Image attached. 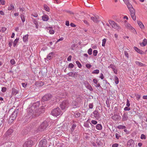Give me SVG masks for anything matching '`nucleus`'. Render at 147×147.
Wrapping results in <instances>:
<instances>
[{
	"label": "nucleus",
	"mask_w": 147,
	"mask_h": 147,
	"mask_svg": "<svg viewBox=\"0 0 147 147\" xmlns=\"http://www.w3.org/2000/svg\"><path fill=\"white\" fill-rule=\"evenodd\" d=\"M89 109H92L93 108V105L92 103H90L89 104Z\"/></svg>",
	"instance_id": "obj_48"
},
{
	"label": "nucleus",
	"mask_w": 147,
	"mask_h": 147,
	"mask_svg": "<svg viewBox=\"0 0 147 147\" xmlns=\"http://www.w3.org/2000/svg\"><path fill=\"white\" fill-rule=\"evenodd\" d=\"M129 117L128 116L127 114L124 113L122 116V120L123 121H126L128 120Z\"/></svg>",
	"instance_id": "obj_14"
},
{
	"label": "nucleus",
	"mask_w": 147,
	"mask_h": 147,
	"mask_svg": "<svg viewBox=\"0 0 147 147\" xmlns=\"http://www.w3.org/2000/svg\"><path fill=\"white\" fill-rule=\"evenodd\" d=\"M125 26L127 28L130 29L131 28L130 25L128 23H126L125 24Z\"/></svg>",
	"instance_id": "obj_51"
},
{
	"label": "nucleus",
	"mask_w": 147,
	"mask_h": 147,
	"mask_svg": "<svg viewBox=\"0 0 147 147\" xmlns=\"http://www.w3.org/2000/svg\"><path fill=\"white\" fill-rule=\"evenodd\" d=\"M92 50L91 48H90L88 49V53L89 55H91L92 54Z\"/></svg>",
	"instance_id": "obj_50"
},
{
	"label": "nucleus",
	"mask_w": 147,
	"mask_h": 147,
	"mask_svg": "<svg viewBox=\"0 0 147 147\" xmlns=\"http://www.w3.org/2000/svg\"><path fill=\"white\" fill-rule=\"evenodd\" d=\"M38 84V86H40L43 85L44 84V83L42 81H40L38 82V84Z\"/></svg>",
	"instance_id": "obj_41"
},
{
	"label": "nucleus",
	"mask_w": 147,
	"mask_h": 147,
	"mask_svg": "<svg viewBox=\"0 0 147 147\" xmlns=\"http://www.w3.org/2000/svg\"><path fill=\"white\" fill-rule=\"evenodd\" d=\"M76 126V125L75 123L73 124L72 126L71 127V129H73V130H74Z\"/></svg>",
	"instance_id": "obj_55"
},
{
	"label": "nucleus",
	"mask_w": 147,
	"mask_h": 147,
	"mask_svg": "<svg viewBox=\"0 0 147 147\" xmlns=\"http://www.w3.org/2000/svg\"><path fill=\"white\" fill-rule=\"evenodd\" d=\"M147 44V40L144 38L142 42L140 43V46L143 47L145 46Z\"/></svg>",
	"instance_id": "obj_17"
},
{
	"label": "nucleus",
	"mask_w": 147,
	"mask_h": 147,
	"mask_svg": "<svg viewBox=\"0 0 147 147\" xmlns=\"http://www.w3.org/2000/svg\"><path fill=\"white\" fill-rule=\"evenodd\" d=\"M106 41V39L104 38L102 40V46L103 47H104L105 46V44Z\"/></svg>",
	"instance_id": "obj_43"
},
{
	"label": "nucleus",
	"mask_w": 147,
	"mask_h": 147,
	"mask_svg": "<svg viewBox=\"0 0 147 147\" xmlns=\"http://www.w3.org/2000/svg\"><path fill=\"white\" fill-rule=\"evenodd\" d=\"M115 135L116 138L117 139H119V138L121 137V136L119 134L117 133L115 134Z\"/></svg>",
	"instance_id": "obj_53"
},
{
	"label": "nucleus",
	"mask_w": 147,
	"mask_h": 147,
	"mask_svg": "<svg viewBox=\"0 0 147 147\" xmlns=\"http://www.w3.org/2000/svg\"><path fill=\"white\" fill-rule=\"evenodd\" d=\"M99 71L98 69H97L94 70L92 72V74H97L99 73Z\"/></svg>",
	"instance_id": "obj_39"
},
{
	"label": "nucleus",
	"mask_w": 147,
	"mask_h": 147,
	"mask_svg": "<svg viewBox=\"0 0 147 147\" xmlns=\"http://www.w3.org/2000/svg\"><path fill=\"white\" fill-rule=\"evenodd\" d=\"M19 92L15 88H12V94L13 95H16Z\"/></svg>",
	"instance_id": "obj_16"
},
{
	"label": "nucleus",
	"mask_w": 147,
	"mask_h": 147,
	"mask_svg": "<svg viewBox=\"0 0 147 147\" xmlns=\"http://www.w3.org/2000/svg\"><path fill=\"white\" fill-rule=\"evenodd\" d=\"M109 22L110 24L113 28L116 29L118 30L121 29V27L113 21L109 20Z\"/></svg>",
	"instance_id": "obj_5"
},
{
	"label": "nucleus",
	"mask_w": 147,
	"mask_h": 147,
	"mask_svg": "<svg viewBox=\"0 0 147 147\" xmlns=\"http://www.w3.org/2000/svg\"><path fill=\"white\" fill-rule=\"evenodd\" d=\"M14 7L13 4H10V5L9 6L8 10H11L14 9Z\"/></svg>",
	"instance_id": "obj_29"
},
{
	"label": "nucleus",
	"mask_w": 147,
	"mask_h": 147,
	"mask_svg": "<svg viewBox=\"0 0 147 147\" xmlns=\"http://www.w3.org/2000/svg\"><path fill=\"white\" fill-rule=\"evenodd\" d=\"M138 24L139 25L141 29H144V28L145 27L144 25L140 21H138Z\"/></svg>",
	"instance_id": "obj_20"
},
{
	"label": "nucleus",
	"mask_w": 147,
	"mask_h": 147,
	"mask_svg": "<svg viewBox=\"0 0 147 147\" xmlns=\"http://www.w3.org/2000/svg\"><path fill=\"white\" fill-rule=\"evenodd\" d=\"M135 63L136 65H137L140 67L145 66V64L142 63H141L140 62H139L138 61H136L135 62Z\"/></svg>",
	"instance_id": "obj_22"
},
{
	"label": "nucleus",
	"mask_w": 147,
	"mask_h": 147,
	"mask_svg": "<svg viewBox=\"0 0 147 147\" xmlns=\"http://www.w3.org/2000/svg\"><path fill=\"white\" fill-rule=\"evenodd\" d=\"M74 65L72 63H70L68 65V67L69 68H72L74 67Z\"/></svg>",
	"instance_id": "obj_45"
},
{
	"label": "nucleus",
	"mask_w": 147,
	"mask_h": 147,
	"mask_svg": "<svg viewBox=\"0 0 147 147\" xmlns=\"http://www.w3.org/2000/svg\"><path fill=\"white\" fill-rule=\"evenodd\" d=\"M130 110V108L128 107H125L124 108V110L125 111H128Z\"/></svg>",
	"instance_id": "obj_61"
},
{
	"label": "nucleus",
	"mask_w": 147,
	"mask_h": 147,
	"mask_svg": "<svg viewBox=\"0 0 147 147\" xmlns=\"http://www.w3.org/2000/svg\"><path fill=\"white\" fill-rule=\"evenodd\" d=\"M84 126L85 127L87 128H88L90 127V126H89V124L87 122H85L84 123Z\"/></svg>",
	"instance_id": "obj_40"
},
{
	"label": "nucleus",
	"mask_w": 147,
	"mask_h": 147,
	"mask_svg": "<svg viewBox=\"0 0 147 147\" xmlns=\"http://www.w3.org/2000/svg\"><path fill=\"white\" fill-rule=\"evenodd\" d=\"M130 104L129 103V100H128V99H127V102H126V105L127 107H129L130 106Z\"/></svg>",
	"instance_id": "obj_59"
},
{
	"label": "nucleus",
	"mask_w": 147,
	"mask_h": 147,
	"mask_svg": "<svg viewBox=\"0 0 147 147\" xmlns=\"http://www.w3.org/2000/svg\"><path fill=\"white\" fill-rule=\"evenodd\" d=\"M13 132V130L12 129H9L6 132V134L7 135H11Z\"/></svg>",
	"instance_id": "obj_23"
},
{
	"label": "nucleus",
	"mask_w": 147,
	"mask_h": 147,
	"mask_svg": "<svg viewBox=\"0 0 147 147\" xmlns=\"http://www.w3.org/2000/svg\"><path fill=\"white\" fill-rule=\"evenodd\" d=\"M102 128V126L100 124H98L96 126V128L98 130H101Z\"/></svg>",
	"instance_id": "obj_28"
},
{
	"label": "nucleus",
	"mask_w": 147,
	"mask_h": 147,
	"mask_svg": "<svg viewBox=\"0 0 147 147\" xmlns=\"http://www.w3.org/2000/svg\"><path fill=\"white\" fill-rule=\"evenodd\" d=\"M136 99L138 100H139L140 99V95L139 94H137L136 95Z\"/></svg>",
	"instance_id": "obj_60"
},
{
	"label": "nucleus",
	"mask_w": 147,
	"mask_h": 147,
	"mask_svg": "<svg viewBox=\"0 0 147 147\" xmlns=\"http://www.w3.org/2000/svg\"><path fill=\"white\" fill-rule=\"evenodd\" d=\"M76 63L79 68H81L82 67V65L78 61H76Z\"/></svg>",
	"instance_id": "obj_38"
},
{
	"label": "nucleus",
	"mask_w": 147,
	"mask_h": 147,
	"mask_svg": "<svg viewBox=\"0 0 147 147\" xmlns=\"http://www.w3.org/2000/svg\"><path fill=\"white\" fill-rule=\"evenodd\" d=\"M81 114L78 112H76L74 113V115L75 117L78 118L80 116Z\"/></svg>",
	"instance_id": "obj_30"
},
{
	"label": "nucleus",
	"mask_w": 147,
	"mask_h": 147,
	"mask_svg": "<svg viewBox=\"0 0 147 147\" xmlns=\"http://www.w3.org/2000/svg\"><path fill=\"white\" fill-rule=\"evenodd\" d=\"M52 95L50 94H48L45 95L42 98V100L44 101H46L49 100L52 97Z\"/></svg>",
	"instance_id": "obj_7"
},
{
	"label": "nucleus",
	"mask_w": 147,
	"mask_h": 147,
	"mask_svg": "<svg viewBox=\"0 0 147 147\" xmlns=\"http://www.w3.org/2000/svg\"><path fill=\"white\" fill-rule=\"evenodd\" d=\"M28 34H26L24 36L23 38L24 42H26L28 41Z\"/></svg>",
	"instance_id": "obj_21"
},
{
	"label": "nucleus",
	"mask_w": 147,
	"mask_h": 147,
	"mask_svg": "<svg viewBox=\"0 0 147 147\" xmlns=\"http://www.w3.org/2000/svg\"><path fill=\"white\" fill-rule=\"evenodd\" d=\"M18 113V110H15L11 115L9 120H13L17 116Z\"/></svg>",
	"instance_id": "obj_6"
},
{
	"label": "nucleus",
	"mask_w": 147,
	"mask_h": 147,
	"mask_svg": "<svg viewBox=\"0 0 147 147\" xmlns=\"http://www.w3.org/2000/svg\"><path fill=\"white\" fill-rule=\"evenodd\" d=\"M108 67L109 68H111L113 69L114 68H115L116 67L113 64H111L109 66H108Z\"/></svg>",
	"instance_id": "obj_44"
},
{
	"label": "nucleus",
	"mask_w": 147,
	"mask_h": 147,
	"mask_svg": "<svg viewBox=\"0 0 147 147\" xmlns=\"http://www.w3.org/2000/svg\"><path fill=\"white\" fill-rule=\"evenodd\" d=\"M54 53L53 52H51L49 53L47 56V58L49 60L51 59L53 57Z\"/></svg>",
	"instance_id": "obj_19"
},
{
	"label": "nucleus",
	"mask_w": 147,
	"mask_h": 147,
	"mask_svg": "<svg viewBox=\"0 0 147 147\" xmlns=\"http://www.w3.org/2000/svg\"><path fill=\"white\" fill-rule=\"evenodd\" d=\"M85 87L90 91L93 90V89L91 86L89 84L88 82H86L84 84Z\"/></svg>",
	"instance_id": "obj_11"
},
{
	"label": "nucleus",
	"mask_w": 147,
	"mask_h": 147,
	"mask_svg": "<svg viewBox=\"0 0 147 147\" xmlns=\"http://www.w3.org/2000/svg\"><path fill=\"white\" fill-rule=\"evenodd\" d=\"M10 62L12 65L14 64L15 63V60L13 59H12L10 60Z\"/></svg>",
	"instance_id": "obj_57"
},
{
	"label": "nucleus",
	"mask_w": 147,
	"mask_h": 147,
	"mask_svg": "<svg viewBox=\"0 0 147 147\" xmlns=\"http://www.w3.org/2000/svg\"><path fill=\"white\" fill-rule=\"evenodd\" d=\"M31 15L33 16H34V17H37L38 16V14L36 13H32L31 14Z\"/></svg>",
	"instance_id": "obj_52"
},
{
	"label": "nucleus",
	"mask_w": 147,
	"mask_h": 147,
	"mask_svg": "<svg viewBox=\"0 0 147 147\" xmlns=\"http://www.w3.org/2000/svg\"><path fill=\"white\" fill-rule=\"evenodd\" d=\"M114 81L116 84H117L119 83V80L118 77L116 76H114Z\"/></svg>",
	"instance_id": "obj_31"
},
{
	"label": "nucleus",
	"mask_w": 147,
	"mask_h": 147,
	"mask_svg": "<svg viewBox=\"0 0 147 147\" xmlns=\"http://www.w3.org/2000/svg\"><path fill=\"white\" fill-rule=\"evenodd\" d=\"M7 30V28L5 27H3L1 28V30L3 32H4Z\"/></svg>",
	"instance_id": "obj_63"
},
{
	"label": "nucleus",
	"mask_w": 147,
	"mask_h": 147,
	"mask_svg": "<svg viewBox=\"0 0 147 147\" xmlns=\"http://www.w3.org/2000/svg\"><path fill=\"white\" fill-rule=\"evenodd\" d=\"M32 142L31 141H28L26 142L24 145L23 147H31L32 146Z\"/></svg>",
	"instance_id": "obj_10"
},
{
	"label": "nucleus",
	"mask_w": 147,
	"mask_h": 147,
	"mask_svg": "<svg viewBox=\"0 0 147 147\" xmlns=\"http://www.w3.org/2000/svg\"><path fill=\"white\" fill-rule=\"evenodd\" d=\"M131 16L133 20H134L135 21L136 19L135 14L131 15Z\"/></svg>",
	"instance_id": "obj_47"
},
{
	"label": "nucleus",
	"mask_w": 147,
	"mask_h": 147,
	"mask_svg": "<svg viewBox=\"0 0 147 147\" xmlns=\"http://www.w3.org/2000/svg\"><path fill=\"white\" fill-rule=\"evenodd\" d=\"M140 138L142 139H146V136L144 134H142Z\"/></svg>",
	"instance_id": "obj_46"
},
{
	"label": "nucleus",
	"mask_w": 147,
	"mask_h": 147,
	"mask_svg": "<svg viewBox=\"0 0 147 147\" xmlns=\"http://www.w3.org/2000/svg\"><path fill=\"white\" fill-rule=\"evenodd\" d=\"M72 105L74 108H76L78 107V102L76 101H73L72 102Z\"/></svg>",
	"instance_id": "obj_25"
},
{
	"label": "nucleus",
	"mask_w": 147,
	"mask_h": 147,
	"mask_svg": "<svg viewBox=\"0 0 147 147\" xmlns=\"http://www.w3.org/2000/svg\"><path fill=\"white\" fill-rule=\"evenodd\" d=\"M94 117L98 119L100 117V115L98 110H95L93 112Z\"/></svg>",
	"instance_id": "obj_12"
},
{
	"label": "nucleus",
	"mask_w": 147,
	"mask_h": 147,
	"mask_svg": "<svg viewBox=\"0 0 147 147\" xmlns=\"http://www.w3.org/2000/svg\"><path fill=\"white\" fill-rule=\"evenodd\" d=\"M47 144L46 140L44 139L40 142L38 144L39 147H46Z\"/></svg>",
	"instance_id": "obj_8"
},
{
	"label": "nucleus",
	"mask_w": 147,
	"mask_h": 147,
	"mask_svg": "<svg viewBox=\"0 0 147 147\" xmlns=\"http://www.w3.org/2000/svg\"><path fill=\"white\" fill-rule=\"evenodd\" d=\"M118 144L117 143H115L112 145V147H118Z\"/></svg>",
	"instance_id": "obj_64"
},
{
	"label": "nucleus",
	"mask_w": 147,
	"mask_h": 147,
	"mask_svg": "<svg viewBox=\"0 0 147 147\" xmlns=\"http://www.w3.org/2000/svg\"><path fill=\"white\" fill-rule=\"evenodd\" d=\"M32 21H33V22L35 25L37 24H38V23L36 20L32 18Z\"/></svg>",
	"instance_id": "obj_49"
},
{
	"label": "nucleus",
	"mask_w": 147,
	"mask_h": 147,
	"mask_svg": "<svg viewBox=\"0 0 147 147\" xmlns=\"http://www.w3.org/2000/svg\"><path fill=\"white\" fill-rule=\"evenodd\" d=\"M125 3L127 5V8L129 10L131 9V8H133L132 5L128 1L126 2H125Z\"/></svg>",
	"instance_id": "obj_18"
},
{
	"label": "nucleus",
	"mask_w": 147,
	"mask_h": 147,
	"mask_svg": "<svg viewBox=\"0 0 147 147\" xmlns=\"http://www.w3.org/2000/svg\"><path fill=\"white\" fill-rule=\"evenodd\" d=\"M91 123L93 124L96 125L97 123V122L95 120H92L91 121Z\"/></svg>",
	"instance_id": "obj_58"
},
{
	"label": "nucleus",
	"mask_w": 147,
	"mask_h": 147,
	"mask_svg": "<svg viewBox=\"0 0 147 147\" xmlns=\"http://www.w3.org/2000/svg\"><path fill=\"white\" fill-rule=\"evenodd\" d=\"M44 8L45 9V10L47 11H49L50 10V9L49 7L46 5H44Z\"/></svg>",
	"instance_id": "obj_36"
},
{
	"label": "nucleus",
	"mask_w": 147,
	"mask_h": 147,
	"mask_svg": "<svg viewBox=\"0 0 147 147\" xmlns=\"http://www.w3.org/2000/svg\"><path fill=\"white\" fill-rule=\"evenodd\" d=\"M124 55L127 58H129V54L126 51H124Z\"/></svg>",
	"instance_id": "obj_62"
},
{
	"label": "nucleus",
	"mask_w": 147,
	"mask_h": 147,
	"mask_svg": "<svg viewBox=\"0 0 147 147\" xmlns=\"http://www.w3.org/2000/svg\"><path fill=\"white\" fill-rule=\"evenodd\" d=\"M42 19L44 21H47L49 20V17L47 15L43 16H42Z\"/></svg>",
	"instance_id": "obj_24"
},
{
	"label": "nucleus",
	"mask_w": 147,
	"mask_h": 147,
	"mask_svg": "<svg viewBox=\"0 0 147 147\" xmlns=\"http://www.w3.org/2000/svg\"><path fill=\"white\" fill-rule=\"evenodd\" d=\"M24 13H23L20 15V17L22 22L24 23L25 21V18L24 16Z\"/></svg>",
	"instance_id": "obj_27"
},
{
	"label": "nucleus",
	"mask_w": 147,
	"mask_h": 147,
	"mask_svg": "<svg viewBox=\"0 0 147 147\" xmlns=\"http://www.w3.org/2000/svg\"><path fill=\"white\" fill-rule=\"evenodd\" d=\"M134 49L138 53L141 54L142 53V51L138 49L137 47H134Z\"/></svg>",
	"instance_id": "obj_26"
},
{
	"label": "nucleus",
	"mask_w": 147,
	"mask_h": 147,
	"mask_svg": "<svg viewBox=\"0 0 147 147\" xmlns=\"http://www.w3.org/2000/svg\"><path fill=\"white\" fill-rule=\"evenodd\" d=\"M127 145L128 147H134L135 145L134 141L132 139H130L127 141Z\"/></svg>",
	"instance_id": "obj_9"
},
{
	"label": "nucleus",
	"mask_w": 147,
	"mask_h": 147,
	"mask_svg": "<svg viewBox=\"0 0 147 147\" xmlns=\"http://www.w3.org/2000/svg\"><path fill=\"white\" fill-rule=\"evenodd\" d=\"M18 40V39L16 38L14 41V42H13V46L14 47L16 46V45L17 44Z\"/></svg>",
	"instance_id": "obj_37"
},
{
	"label": "nucleus",
	"mask_w": 147,
	"mask_h": 147,
	"mask_svg": "<svg viewBox=\"0 0 147 147\" xmlns=\"http://www.w3.org/2000/svg\"><path fill=\"white\" fill-rule=\"evenodd\" d=\"M98 53V51L96 50H94L93 51V54L94 56H96L97 55Z\"/></svg>",
	"instance_id": "obj_42"
},
{
	"label": "nucleus",
	"mask_w": 147,
	"mask_h": 147,
	"mask_svg": "<svg viewBox=\"0 0 147 147\" xmlns=\"http://www.w3.org/2000/svg\"><path fill=\"white\" fill-rule=\"evenodd\" d=\"M40 102L38 101H37L35 103H34L32 107H31V109L32 110L34 109H35V108L37 109V107H39V106L40 105Z\"/></svg>",
	"instance_id": "obj_13"
},
{
	"label": "nucleus",
	"mask_w": 147,
	"mask_h": 147,
	"mask_svg": "<svg viewBox=\"0 0 147 147\" xmlns=\"http://www.w3.org/2000/svg\"><path fill=\"white\" fill-rule=\"evenodd\" d=\"M99 17L97 16L96 17H91V19L95 23H98L99 21V20H98Z\"/></svg>",
	"instance_id": "obj_15"
},
{
	"label": "nucleus",
	"mask_w": 147,
	"mask_h": 147,
	"mask_svg": "<svg viewBox=\"0 0 147 147\" xmlns=\"http://www.w3.org/2000/svg\"><path fill=\"white\" fill-rule=\"evenodd\" d=\"M86 67L87 68L90 69L92 67V65L89 64H87L86 65Z\"/></svg>",
	"instance_id": "obj_56"
},
{
	"label": "nucleus",
	"mask_w": 147,
	"mask_h": 147,
	"mask_svg": "<svg viewBox=\"0 0 147 147\" xmlns=\"http://www.w3.org/2000/svg\"><path fill=\"white\" fill-rule=\"evenodd\" d=\"M129 10L130 12L131 15L135 14V11L134 8H131V9Z\"/></svg>",
	"instance_id": "obj_34"
},
{
	"label": "nucleus",
	"mask_w": 147,
	"mask_h": 147,
	"mask_svg": "<svg viewBox=\"0 0 147 147\" xmlns=\"http://www.w3.org/2000/svg\"><path fill=\"white\" fill-rule=\"evenodd\" d=\"M11 145V142H8L5 143L4 146L5 147H9Z\"/></svg>",
	"instance_id": "obj_35"
},
{
	"label": "nucleus",
	"mask_w": 147,
	"mask_h": 147,
	"mask_svg": "<svg viewBox=\"0 0 147 147\" xmlns=\"http://www.w3.org/2000/svg\"><path fill=\"white\" fill-rule=\"evenodd\" d=\"M62 112L59 107L54 109L51 112L52 115L55 116H57L61 114Z\"/></svg>",
	"instance_id": "obj_3"
},
{
	"label": "nucleus",
	"mask_w": 147,
	"mask_h": 147,
	"mask_svg": "<svg viewBox=\"0 0 147 147\" xmlns=\"http://www.w3.org/2000/svg\"><path fill=\"white\" fill-rule=\"evenodd\" d=\"M76 74V72L74 74L73 72H71L68 73V75L69 76L74 77L75 76V74Z\"/></svg>",
	"instance_id": "obj_33"
},
{
	"label": "nucleus",
	"mask_w": 147,
	"mask_h": 147,
	"mask_svg": "<svg viewBox=\"0 0 147 147\" xmlns=\"http://www.w3.org/2000/svg\"><path fill=\"white\" fill-rule=\"evenodd\" d=\"M48 126V124L47 121H44L42 122L40 125L36 129V131L38 132L45 130Z\"/></svg>",
	"instance_id": "obj_2"
},
{
	"label": "nucleus",
	"mask_w": 147,
	"mask_h": 147,
	"mask_svg": "<svg viewBox=\"0 0 147 147\" xmlns=\"http://www.w3.org/2000/svg\"><path fill=\"white\" fill-rule=\"evenodd\" d=\"M69 102L68 100L63 101L60 105V107L62 110H66L68 107Z\"/></svg>",
	"instance_id": "obj_4"
},
{
	"label": "nucleus",
	"mask_w": 147,
	"mask_h": 147,
	"mask_svg": "<svg viewBox=\"0 0 147 147\" xmlns=\"http://www.w3.org/2000/svg\"><path fill=\"white\" fill-rule=\"evenodd\" d=\"M7 88L5 87H3L2 88L1 91L3 92H5Z\"/></svg>",
	"instance_id": "obj_54"
},
{
	"label": "nucleus",
	"mask_w": 147,
	"mask_h": 147,
	"mask_svg": "<svg viewBox=\"0 0 147 147\" xmlns=\"http://www.w3.org/2000/svg\"><path fill=\"white\" fill-rule=\"evenodd\" d=\"M117 127L118 129H123L126 128V127L124 125H121L117 126Z\"/></svg>",
	"instance_id": "obj_32"
},
{
	"label": "nucleus",
	"mask_w": 147,
	"mask_h": 147,
	"mask_svg": "<svg viewBox=\"0 0 147 147\" xmlns=\"http://www.w3.org/2000/svg\"><path fill=\"white\" fill-rule=\"evenodd\" d=\"M45 111V109H36V110L33 109L30 110L28 113V117L29 118L31 117L33 118L35 116H39L41 113H42Z\"/></svg>",
	"instance_id": "obj_1"
}]
</instances>
